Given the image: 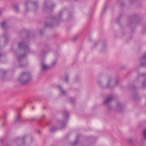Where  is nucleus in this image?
Returning a JSON list of instances; mask_svg holds the SVG:
<instances>
[{
  "label": "nucleus",
  "mask_w": 146,
  "mask_h": 146,
  "mask_svg": "<svg viewBox=\"0 0 146 146\" xmlns=\"http://www.w3.org/2000/svg\"><path fill=\"white\" fill-rule=\"evenodd\" d=\"M31 77V76L29 73L23 72L20 75L18 80L22 83L25 84L30 81Z\"/></svg>",
  "instance_id": "nucleus-1"
},
{
  "label": "nucleus",
  "mask_w": 146,
  "mask_h": 146,
  "mask_svg": "<svg viewBox=\"0 0 146 146\" xmlns=\"http://www.w3.org/2000/svg\"><path fill=\"white\" fill-rule=\"evenodd\" d=\"M41 70L44 72L49 69V67L44 62H42L41 64Z\"/></svg>",
  "instance_id": "nucleus-2"
},
{
  "label": "nucleus",
  "mask_w": 146,
  "mask_h": 146,
  "mask_svg": "<svg viewBox=\"0 0 146 146\" xmlns=\"http://www.w3.org/2000/svg\"><path fill=\"white\" fill-rule=\"evenodd\" d=\"M113 98L111 96L108 97L106 100L104 101V104H108L112 100Z\"/></svg>",
  "instance_id": "nucleus-3"
},
{
  "label": "nucleus",
  "mask_w": 146,
  "mask_h": 146,
  "mask_svg": "<svg viewBox=\"0 0 146 146\" xmlns=\"http://www.w3.org/2000/svg\"><path fill=\"white\" fill-rule=\"evenodd\" d=\"M59 88L61 90V93L62 94H65L66 93V92L65 91H64L62 89V88L60 86H59Z\"/></svg>",
  "instance_id": "nucleus-4"
},
{
  "label": "nucleus",
  "mask_w": 146,
  "mask_h": 146,
  "mask_svg": "<svg viewBox=\"0 0 146 146\" xmlns=\"http://www.w3.org/2000/svg\"><path fill=\"white\" fill-rule=\"evenodd\" d=\"M1 26L3 29H5L6 26V23L5 22H3L1 24Z\"/></svg>",
  "instance_id": "nucleus-5"
},
{
  "label": "nucleus",
  "mask_w": 146,
  "mask_h": 146,
  "mask_svg": "<svg viewBox=\"0 0 146 146\" xmlns=\"http://www.w3.org/2000/svg\"><path fill=\"white\" fill-rule=\"evenodd\" d=\"M143 135L144 138L146 139V129L144 130L143 132Z\"/></svg>",
  "instance_id": "nucleus-6"
},
{
  "label": "nucleus",
  "mask_w": 146,
  "mask_h": 146,
  "mask_svg": "<svg viewBox=\"0 0 146 146\" xmlns=\"http://www.w3.org/2000/svg\"><path fill=\"white\" fill-rule=\"evenodd\" d=\"M141 60H142V61H146V54H145L143 56V58H142Z\"/></svg>",
  "instance_id": "nucleus-7"
},
{
  "label": "nucleus",
  "mask_w": 146,
  "mask_h": 146,
  "mask_svg": "<svg viewBox=\"0 0 146 146\" xmlns=\"http://www.w3.org/2000/svg\"><path fill=\"white\" fill-rule=\"evenodd\" d=\"M14 7H15V10L16 11L18 12L19 11V8L17 6L15 5V6Z\"/></svg>",
  "instance_id": "nucleus-8"
},
{
  "label": "nucleus",
  "mask_w": 146,
  "mask_h": 146,
  "mask_svg": "<svg viewBox=\"0 0 146 146\" xmlns=\"http://www.w3.org/2000/svg\"><path fill=\"white\" fill-rule=\"evenodd\" d=\"M57 129L55 127H52L51 129V131H54L56 130Z\"/></svg>",
  "instance_id": "nucleus-9"
},
{
  "label": "nucleus",
  "mask_w": 146,
  "mask_h": 146,
  "mask_svg": "<svg viewBox=\"0 0 146 146\" xmlns=\"http://www.w3.org/2000/svg\"><path fill=\"white\" fill-rule=\"evenodd\" d=\"M128 141L130 143H133V140L131 138H129L128 139Z\"/></svg>",
  "instance_id": "nucleus-10"
},
{
  "label": "nucleus",
  "mask_w": 146,
  "mask_h": 146,
  "mask_svg": "<svg viewBox=\"0 0 146 146\" xmlns=\"http://www.w3.org/2000/svg\"><path fill=\"white\" fill-rule=\"evenodd\" d=\"M20 119V117L19 116L16 119L15 122H17L19 121Z\"/></svg>",
  "instance_id": "nucleus-11"
},
{
  "label": "nucleus",
  "mask_w": 146,
  "mask_h": 146,
  "mask_svg": "<svg viewBox=\"0 0 146 146\" xmlns=\"http://www.w3.org/2000/svg\"><path fill=\"white\" fill-rule=\"evenodd\" d=\"M19 46L20 48H21V46H23V45L22 43H19Z\"/></svg>",
  "instance_id": "nucleus-12"
},
{
  "label": "nucleus",
  "mask_w": 146,
  "mask_h": 146,
  "mask_svg": "<svg viewBox=\"0 0 146 146\" xmlns=\"http://www.w3.org/2000/svg\"><path fill=\"white\" fill-rule=\"evenodd\" d=\"M65 80L66 81H67L68 80V78L67 77L66 78H65Z\"/></svg>",
  "instance_id": "nucleus-13"
},
{
  "label": "nucleus",
  "mask_w": 146,
  "mask_h": 146,
  "mask_svg": "<svg viewBox=\"0 0 146 146\" xmlns=\"http://www.w3.org/2000/svg\"><path fill=\"white\" fill-rule=\"evenodd\" d=\"M109 83H110V81H109L108 82V85H107V87H109Z\"/></svg>",
  "instance_id": "nucleus-14"
}]
</instances>
